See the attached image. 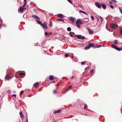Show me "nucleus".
<instances>
[{
  "label": "nucleus",
  "instance_id": "nucleus-1",
  "mask_svg": "<svg viewBox=\"0 0 122 122\" xmlns=\"http://www.w3.org/2000/svg\"><path fill=\"white\" fill-rule=\"evenodd\" d=\"M36 20L37 23L38 24L40 25L43 28L46 29H47V24H45V25H43L41 22L37 20Z\"/></svg>",
  "mask_w": 122,
  "mask_h": 122
},
{
  "label": "nucleus",
  "instance_id": "nucleus-2",
  "mask_svg": "<svg viewBox=\"0 0 122 122\" xmlns=\"http://www.w3.org/2000/svg\"><path fill=\"white\" fill-rule=\"evenodd\" d=\"M111 26L112 29H115L117 28L118 25L112 23L111 24Z\"/></svg>",
  "mask_w": 122,
  "mask_h": 122
},
{
  "label": "nucleus",
  "instance_id": "nucleus-3",
  "mask_svg": "<svg viewBox=\"0 0 122 122\" xmlns=\"http://www.w3.org/2000/svg\"><path fill=\"white\" fill-rule=\"evenodd\" d=\"M75 36L77 37L79 39L82 40L84 39V36H81V35H76Z\"/></svg>",
  "mask_w": 122,
  "mask_h": 122
},
{
  "label": "nucleus",
  "instance_id": "nucleus-4",
  "mask_svg": "<svg viewBox=\"0 0 122 122\" xmlns=\"http://www.w3.org/2000/svg\"><path fill=\"white\" fill-rule=\"evenodd\" d=\"M80 19H77V21L76 22V25L77 27L80 28V25L79 24V21Z\"/></svg>",
  "mask_w": 122,
  "mask_h": 122
},
{
  "label": "nucleus",
  "instance_id": "nucleus-5",
  "mask_svg": "<svg viewBox=\"0 0 122 122\" xmlns=\"http://www.w3.org/2000/svg\"><path fill=\"white\" fill-rule=\"evenodd\" d=\"M10 74H7L5 76V79L9 80L11 78V77L10 76Z\"/></svg>",
  "mask_w": 122,
  "mask_h": 122
},
{
  "label": "nucleus",
  "instance_id": "nucleus-6",
  "mask_svg": "<svg viewBox=\"0 0 122 122\" xmlns=\"http://www.w3.org/2000/svg\"><path fill=\"white\" fill-rule=\"evenodd\" d=\"M25 9H26L25 8L21 7H20V9H18V10L20 11V12H22Z\"/></svg>",
  "mask_w": 122,
  "mask_h": 122
},
{
  "label": "nucleus",
  "instance_id": "nucleus-7",
  "mask_svg": "<svg viewBox=\"0 0 122 122\" xmlns=\"http://www.w3.org/2000/svg\"><path fill=\"white\" fill-rule=\"evenodd\" d=\"M20 114L21 118L22 120H23L24 118L23 114L22 112H20Z\"/></svg>",
  "mask_w": 122,
  "mask_h": 122
},
{
  "label": "nucleus",
  "instance_id": "nucleus-8",
  "mask_svg": "<svg viewBox=\"0 0 122 122\" xmlns=\"http://www.w3.org/2000/svg\"><path fill=\"white\" fill-rule=\"evenodd\" d=\"M39 84V83L38 82H37L36 83H35L34 85V87L36 88H37L38 86V85Z\"/></svg>",
  "mask_w": 122,
  "mask_h": 122
},
{
  "label": "nucleus",
  "instance_id": "nucleus-9",
  "mask_svg": "<svg viewBox=\"0 0 122 122\" xmlns=\"http://www.w3.org/2000/svg\"><path fill=\"white\" fill-rule=\"evenodd\" d=\"M95 5L98 8H101V6L99 4L96 3L95 4Z\"/></svg>",
  "mask_w": 122,
  "mask_h": 122
},
{
  "label": "nucleus",
  "instance_id": "nucleus-10",
  "mask_svg": "<svg viewBox=\"0 0 122 122\" xmlns=\"http://www.w3.org/2000/svg\"><path fill=\"white\" fill-rule=\"evenodd\" d=\"M87 30L89 34H92L93 33V31L91 30L89 28H88Z\"/></svg>",
  "mask_w": 122,
  "mask_h": 122
},
{
  "label": "nucleus",
  "instance_id": "nucleus-11",
  "mask_svg": "<svg viewBox=\"0 0 122 122\" xmlns=\"http://www.w3.org/2000/svg\"><path fill=\"white\" fill-rule=\"evenodd\" d=\"M32 16L36 18V19H39V20L40 19V18L37 15H32Z\"/></svg>",
  "mask_w": 122,
  "mask_h": 122
},
{
  "label": "nucleus",
  "instance_id": "nucleus-12",
  "mask_svg": "<svg viewBox=\"0 0 122 122\" xmlns=\"http://www.w3.org/2000/svg\"><path fill=\"white\" fill-rule=\"evenodd\" d=\"M58 16L61 18H62L63 17V15L61 14H58Z\"/></svg>",
  "mask_w": 122,
  "mask_h": 122
},
{
  "label": "nucleus",
  "instance_id": "nucleus-13",
  "mask_svg": "<svg viewBox=\"0 0 122 122\" xmlns=\"http://www.w3.org/2000/svg\"><path fill=\"white\" fill-rule=\"evenodd\" d=\"M101 5L104 10H105L106 9V6L104 4H101Z\"/></svg>",
  "mask_w": 122,
  "mask_h": 122
},
{
  "label": "nucleus",
  "instance_id": "nucleus-14",
  "mask_svg": "<svg viewBox=\"0 0 122 122\" xmlns=\"http://www.w3.org/2000/svg\"><path fill=\"white\" fill-rule=\"evenodd\" d=\"M61 111V110H58L57 111H55L54 112V113L55 114H56L57 113H60Z\"/></svg>",
  "mask_w": 122,
  "mask_h": 122
},
{
  "label": "nucleus",
  "instance_id": "nucleus-15",
  "mask_svg": "<svg viewBox=\"0 0 122 122\" xmlns=\"http://www.w3.org/2000/svg\"><path fill=\"white\" fill-rule=\"evenodd\" d=\"M49 79L50 80H52L54 79V77L52 76L51 75L49 77Z\"/></svg>",
  "mask_w": 122,
  "mask_h": 122
},
{
  "label": "nucleus",
  "instance_id": "nucleus-16",
  "mask_svg": "<svg viewBox=\"0 0 122 122\" xmlns=\"http://www.w3.org/2000/svg\"><path fill=\"white\" fill-rule=\"evenodd\" d=\"M70 20L73 23L74 22V19L72 17H71Z\"/></svg>",
  "mask_w": 122,
  "mask_h": 122
},
{
  "label": "nucleus",
  "instance_id": "nucleus-17",
  "mask_svg": "<svg viewBox=\"0 0 122 122\" xmlns=\"http://www.w3.org/2000/svg\"><path fill=\"white\" fill-rule=\"evenodd\" d=\"M112 48H115L116 49V48L117 47V46H116L115 45H113L112 46Z\"/></svg>",
  "mask_w": 122,
  "mask_h": 122
},
{
  "label": "nucleus",
  "instance_id": "nucleus-18",
  "mask_svg": "<svg viewBox=\"0 0 122 122\" xmlns=\"http://www.w3.org/2000/svg\"><path fill=\"white\" fill-rule=\"evenodd\" d=\"M90 48L89 46H87L86 47L84 48L85 50H87L89 49Z\"/></svg>",
  "mask_w": 122,
  "mask_h": 122
},
{
  "label": "nucleus",
  "instance_id": "nucleus-19",
  "mask_svg": "<svg viewBox=\"0 0 122 122\" xmlns=\"http://www.w3.org/2000/svg\"><path fill=\"white\" fill-rule=\"evenodd\" d=\"M116 50L118 51H120L122 50V48H119L117 47V48H116Z\"/></svg>",
  "mask_w": 122,
  "mask_h": 122
},
{
  "label": "nucleus",
  "instance_id": "nucleus-20",
  "mask_svg": "<svg viewBox=\"0 0 122 122\" xmlns=\"http://www.w3.org/2000/svg\"><path fill=\"white\" fill-rule=\"evenodd\" d=\"M89 46H90H90H92V47L93 46H94V44H91V43H90L89 44Z\"/></svg>",
  "mask_w": 122,
  "mask_h": 122
},
{
  "label": "nucleus",
  "instance_id": "nucleus-21",
  "mask_svg": "<svg viewBox=\"0 0 122 122\" xmlns=\"http://www.w3.org/2000/svg\"><path fill=\"white\" fill-rule=\"evenodd\" d=\"M57 92V90L56 89L55 90H54L53 91V92L54 94H55Z\"/></svg>",
  "mask_w": 122,
  "mask_h": 122
},
{
  "label": "nucleus",
  "instance_id": "nucleus-22",
  "mask_svg": "<svg viewBox=\"0 0 122 122\" xmlns=\"http://www.w3.org/2000/svg\"><path fill=\"white\" fill-rule=\"evenodd\" d=\"M67 30L68 31H70L71 30V29L70 27H68L67 28Z\"/></svg>",
  "mask_w": 122,
  "mask_h": 122
},
{
  "label": "nucleus",
  "instance_id": "nucleus-23",
  "mask_svg": "<svg viewBox=\"0 0 122 122\" xmlns=\"http://www.w3.org/2000/svg\"><path fill=\"white\" fill-rule=\"evenodd\" d=\"M119 32L120 34L122 35V28L120 29Z\"/></svg>",
  "mask_w": 122,
  "mask_h": 122
},
{
  "label": "nucleus",
  "instance_id": "nucleus-24",
  "mask_svg": "<svg viewBox=\"0 0 122 122\" xmlns=\"http://www.w3.org/2000/svg\"><path fill=\"white\" fill-rule=\"evenodd\" d=\"M114 44L115 45H117L118 44V42L116 40H115L114 41Z\"/></svg>",
  "mask_w": 122,
  "mask_h": 122
},
{
  "label": "nucleus",
  "instance_id": "nucleus-25",
  "mask_svg": "<svg viewBox=\"0 0 122 122\" xmlns=\"http://www.w3.org/2000/svg\"><path fill=\"white\" fill-rule=\"evenodd\" d=\"M57 20L58 21H64V20H63L62 19H57Z\"/></svg>",
  "mask_w": 122,
  "mask_h": 122
},
{
  "label": "nucleus",
  "instance_id": "nucleus-26",
  "mask_svg": "<svg viewBox=\"0 0 122 122\" xmlns=\"http://www.w3.org/2000/svg\"><path fill=\"white\" fill-rule=\"evenodd\" d=\"M119 9L120 10V11L121 13L122 14V9L120 8H119Z\"/></svg>",
  "mask_w": 122,
  "mask_h": 122
},
{
  "label": "nucleus",
  "instance_id": "nucleus-27",
  "mask_svg": "<svg viewBox=\"0 0 122 122\" xmlns=\"http://www.w3.org/2000/svg\"><path fill=\"white\" fill-rule=\"evenodd\" d=\"M69 34L70 35V36L71 37H73V35H72V32H70L69 33Z\"/></svg>",
  "mask_w": 122,
  "mask_h": 122
},
{
  "label": "nucleus",
  "instance_id": "nucleus-28",
  "mask_svg": "<svg viewBox=\"0 0 122 122\" xmlns=\"http://www.w3.org/2000/svg\"><path fill=\"white\" fill-rule=\"evenodd\" d=\"M87 107V105L86 104H84V109H86Z\"/></svg>",
  "mask_w": 122,
  "mask_h": 122
},
{
  "label": "nucleus",
  "instance_id": "nucleus-29",
  "mask_svg": "<svg viewBox=\"0 0 122 122\" xmlns=\"http://www.w3.org/2000/svg\"><path fill=\"white\" fill-rule=\"evenodd\" d=\"M19 74L21 76H22L24 75V73H20Z\"/></svg>",
  "mask_w": 122,
  "mask_h": 122
},
{
  "label": "nucleus",
  "instance_id": "nucleus-30",
  "mask_svg": "<svg viewBox=\"0 0 122 122\" xmlns=\"http://www.w3.org/2000/svg\"><path fill=\"white\" fill-rule=\"evenodd\" d=\"M109 6L112 9H113L114 8V7L112 5H110Z\"/></svg>",
  "mask_w": 122,
  "mask_h": 122
},
{
  "label": "nucleus",
  "instance_id": "nucleus-31",
  "mask_svg": "<svg viewBox=\"0 0 122 122\" xmlns=\"http://www.w3.org/2000/svg\"><path fill=\"white\" fill-rule=\"evenodd\" d=\"M79 23H80L81 24H82L83 23V21H80V20L79 21Z\"/></svg>",
  "mask_w": 122,
  "mask_h": 122
},
{
  "label": "nucleus",
  "instance_id": "nucleus-32",
  "mask_svg": "<svg viewBox=\"0 0 122 122\" xmlns=\"http://www.w3.org/2000/svg\"><path fill=\"white\" fill-rule=\"evenodd\" d=\"M70 3L72 4V3L71 0H67Z\"/></svg>",
  "mask_w": 122,
  "mask_h": 122
},
{
  "label": "nucleus",
  "instance_id": "nucleus-33",
  "mask_svg": "<svg viewBox=\"0 0 122 122\" xmlns=\"http://www.w3.org/2000/svg\"><path fill=\"white\" fill-rule=\"evenodd\" d=\"M91 18L92 20H94V17L92 16H91Z\"/></svg>",
  "mask_w": 122,
  "mask_h": 122
},
{
  "label": "nucleus",
  "instance_id": "nucleus-34",
  "mask_svg": "<svg viewBox=\"0 0 122 122\" xmlns=\"http://www.w3.org/2000/svg\"><path fill=\"white\" fill-rule=\"evenodd\" d=\"M69 56V55L67 54H66L65 55V56L66 57H67L68 56Z\"/></svg>",
  "mask_w": 122,
  "mask_h": 122
},
{
  "label": "nucleus",
  "instance_id": "nucleus-35",
  "mask_svg": "<svg viewBox=\"0 0 122 122\" xmlns=\"http://www.w3.org/2000/svg\"><path fill=\"white\" fill-rule=\"evenodd\" d=\"M26 6V3H25L23 5V7L24 8Z\"/></svg>",
  "mask_w": 122,
  "mask_h": 122
},
{
  "label": "nucleus",
  "instance_id": "nucleus-36",
  "mask_svg": "<svg viewBox=\"0 0 122 122\" xmlns=\"http://www.w3.org/2000/svg\"><path fill=\"white\" fill-rule=\"evenodd\" d=\"M45 35H49V33H48L47 32H46L45 33Z\"/></svg>",
  "mask_w": 122,
  "mask_h": 122
},
{
  "label": "nucleus",
  "instance_id": "nucleus-37",
  "mask_svg": "<svg viewBox=\"0 0 122 122\" xmlns=\"http://www.w3.org/2000/svg\"><path fill=\"white\" fill-rule=\"evenodd\" d=\"M79 12H80L82 13H84V11H81V10H80L79 11Z\"/></svg>",
  "mask_w": 122,
  "mask_h": 122
},
{
  "label": "nucleus",
  "instance_id": "nucleus-38",
  "mask_svg": "<svg viewBox=\"0 0 122 122\" xmlns=\"http://www.w3.org/2000/svg\"><path fill=\"white\" fill-rule=\"evenodd\" d=\"M23 92V91H21L20 92V94H22Z\"/></svg>",
  "mask_w": 122,
  "mask_h": 122
},
{
  "label": "nucleus",
  "instance_id": "nucleus-39",
  "mask_svg": "<svg viewBox=\"0 0 122 122\" xmlns=\"http://www.w3.org/2000/svg\"><path fill=\"white\" fill-rule=\"evenodd\" d=\"M108 3L109 4H111L112 3L111 1H109Z\"/></svg>",
  "mask_w": 122,
  "mask_h": 122
},
{
  "label": "nucleus",
  "instance_id": "nucleus-40",
  "mask_svg": "<svg viewBox=\"0 0 122 122\" xmlns=\"http://www.w3.org/2000/svg\"><path fill=\"white\" fill-rule=\"evenodd\" d=\"M112 1H113V2H117V1L115 0H112Z\"/></svg>",
  "mask_w": 122,
  "mask_h": 122
},
{
  "label": "nucleus",
  "instance_id": "nucleus-41",
  "mask_svg": "<svg viewBox=\"0 0 122 122\" xmlns=\"http://www.w3.org/2000/svg\"><path fill=\"white\" fill-rule=\"evenodd\" d=\"M16 95L15 94H13L12 95V97H16Z\"/></svg>",
  "mask_w": 122,
  "mask_h": 122
},
{
  "label": "nucleus",
  "instance_id": "nucleus-42",
  "mask_svg": "<svg viewBox=\"0 0 122 122\" xmlns=\"http://www.w3.org/2000/svg\"><path fill=\"white\" fill-rule=\"evenodd\" d=\"M43 24V25H45V24H47V23H46V22H44L43 24Z\"/></svg>",
  "mask_w": 122,
  "mask_h": 122
},
{
  "label": "nucleus",
  "instance_id": "nucleus-43",
  "mask_svg": "<svg viewBox=\"0 0 122 122\" xmlns=\"http://www.w3.org/2000/svg\"><path fill=\"white\" fill-rule=\"evenodd\" d=\"M7 92H8L9 93H10L11 92L10 91V90H8L7 91Z\"/></svg>",
  "mask_w": 122,
  "mask_h": 122
},
{
  "label": "nucleus",
  "instance_id": "nucleus-44",
  "mask_svg": "<svg viewBox=\"0 0 122 122\" xmlns=\"http://www.w3.org/2000/svg\"><path fill=\"white\" fill-rule=\"evenodd\" d=\"M72 85H70V86H69V88H72Z\"/></svg>",
  "mask_w": 122,
  "mask_h": 122
},
{
  "label": "nucleus",
  "instance_id": "nucleus-45",
  "mask_svg": "<svg viewBox=\"0 0 122 122\" xmlns=\"http://www.w3.org/2000/svg\"><path fill=\"white\" fill-rule=\"evenodd\" d=\"M93 70H92L91 71H90L91 73L92 74L93 72Z\"/></svg>",
  "mask_w": 122,
  "mask_h": 122
},
{
  "label": "nucleus",
  "instance_id": "nucleus-46",
  "mask_svg": "<svg viewBox=\"0 0 122 122\" xmlns=\"http://www.w3.org/2000/svg\"><path fill=\"white\" fill-rule=\"evenodd\" d=\"M69 89L70 88L68 87L66 89V90H67V91H68V90H69Z\"/></svg>",
  "mask_w": 122,
  "mask_h": 122
},
{
  "label": "nucleus",
  "instance_id": "nucleus-47",
  "mask_svg": "<svg viewBox=\"0 0 122 122\" xmlns=\"http://www.w3.org/2000/svg\"><path fill=\"white\" fill-rule=\"evenodd\" d=\"M100 18H101V19H102V20H101V21H103V18L101 17H100Z\"/></svg>",
  "mask_w": 122,
  "mask_h": 122
},
{
  "label": "nucleus",
  "instance_id": "nucleus-48",
  "mask_svg": "<svg viewBox=\"0 0 122 122\" xmlns=\"http://www.w3.org/2000/svg\"><path fill=\"white\" fill-rule=\"evenodd\" d=\"M51 25H52V23L51 22H50V26H51Z\"/></svg>",
  "mask_w": 122,
  "mask_h": 122
},
{
  "label": "nucleus",
  "instance_id": "nucleus-49",
  "mask_svg": "<svg viewBox=\"0 0 122 122\" xmlns=\"http://www.w3.org/2000/svg\"><path fill=\"white\" fill-rule=\"evenodd\" d=\"M87 20H84V22H87V21H88V19H87Z\"/></svg>",
  "mask_w": 122,
  "mask_h": 122
},
{
  "label": "nucleus",
  "instance_id": "nucleus-50",
  "mask_svg": "<svg viewBox=\"0 0 122 122\" xmlns=\"http://www.w3.org/2000/svg\"><path fill=\"white\" fill-rule=\"evenodd\" d=\"M81 64L82 65H83V64H84V62H81Z\"/></svg>",
  "mask_w": 122,
  "mask_h": 122
},
{
  "label": "nucleus",
  "instance_id": "nucleus-51",
  "mask_svg": "<svg viewBox=\"0 0 122 122\" xmlns=\"http://www.w3.org/2000/svg\"><path fill=\"white\" fill-rule=\"evenodd\" d=\"M24 2H25V3H26V0H24Z\"/></svg>",
  "mask_w": 122,
  "mask_h": 122
},
{
  "label": "nucleus",
  "instance_id": "nucleus-52",
  "mask_svg": "<svg viewBox=\"0 0 122 122\" xmlns=\"http://www.w3.org/2000/svg\"><path fill=\"white\" fill-rule=\"evenodd\" d=\"M49 35H51L52 34V33L51 32H49Z\"/></svg>",
  "mask_w": 122,
  "mask_h": 122
},
{
  "label": "nucleus",
  "instance_id": "nucleus-53",
  "mask_svg": "<svg viewBox=\"0 0 122 122\" xmlns=\"http://www.w3.org/2000/svg\"><path fill=\"white\" fill-rule=\"evenodd\" d=\"M88 69V67H86V68L85 69V70H86V69Z\"/></svg>",
  "mask_w": 122,
  "mask_h": 122
},
{
  "label": "nucleus",
  "instance_id": "nucleus-54",
  "mask_svg": "<svg viewBox=\"0 0 122 122\" xmlns=\"http://www.w3.org/2000/svg\"><path fill=\"white\" fill-rule=\"evenodd\" d=\"M84 14L87 15V14L85 12H84Z\"/></svg>",
  "mask_w": 122,
  "mask_h": 122
},
{
  "label": "nucleus",
  "instance_id": "nucleus-55",
  "mask_svg": "<svg viewBox=\"0 0 122 122\" xmlns=\"http://www.w3.org/2000/svg\"><path fill=\"white\" fill-rule=\"evenodd\" d=\"M72 34H74V33L73 32H72Z\"/></svg>",
  "mask_w": 122,
  "mask_h": 122
},
{
  "label": "nucleus",
  "instance_id": "nucleus-56",
  "mask_svg": "<svg viewBox=\"0 0 122 122\" xmlns=\"http://www.w3.org/2000/svg\"><path fill=\"white\" fill-rule=\"evenodd\" d=\"M73 78V76H72V77H71V79H72V78Z\"/></svg>",
  "mask_w": 122,
  "mask_h": 122
},
{
  "label": "nucleus",
  "instance_id": "nucleus-57",
  "mask_svg": "<svg viewBox=\"0 0 122 122\" xmlns=\"http://www.w3.org/2000/svg\"><path fill=\"white\" fill-rule=\"evenodd\" d=\"M55 82V81H53L52 82V83H54Z\"/></svg>",
  "mask_w": 122,
  "mask_h": 122
},
{
  "label": "nucleus",
  "instance_id": "nucleus-58",
  "mask_svg": "<svg viewBox=\"0 0 122 122\" xmlns=\"http://www.w3.org/2000/svg\"><path fill=\"white\" fill-rule=\"evenodd\" d=\"M26 120H27V121H26V122H28V119H27Z\"/></svg>",
  "mask_w": 122,
  "mask_h": 122
},
{
  "label": "nucleus",
  "instance_id": "nucleus-59",
  "mask_svg": "<svg viewBox=\"0 0 122 122\" xmlns=\"http://www.w3.org/2000/svg\"><path fill=\"white\" fill-rule=\"evenodd\" d=\"M71 58H73V56H71Z\"/></svg>",
  "mask_w": 122,
  "mask_h": 122
},
{
  "label": "nucleus",
  "instance_id": "nucleus-60",
  "mask_svg": "<svg viewBox=\"0 0 122 122\" xmlns=\"http://www.w3.org/2000/svg\"><path fill=\"white\" fill-rule=\"evenodd\" d=\"M1 25H0V27L1 28Z\"/></svg>",
  "mask_w": 122,
  "mask_h": 122
},
{
  "label": "nucleus",
  "instance_id": "nucleus-61",
  "mask_svg": "<svg viewBox=\"0 0 122 122\" xmlns=\"http://www.w3.org/2000/svg\"><path fill=\"white\" fill-rule=\"evenodd\" d=\"M53 48H54V47H52V49H53Z\"/></svg>",
  "mask_w": 122,
  "mask_h": 122
},
{
  "label": "nucleus",
  "instance_id": "nucleus-62",
  "mask_svg": "<svg viewBox=\"0 0 122 122\" xmlns=\"http://www.w3.org/2000/svg\"><path fill=\"white\" fill-rule=\"evenodd\" d=\"M80 7H81V6H80Z\"/></svg>",
  "mask_w": 122,
  "mask_h": 122
},
{
  "label": "nucleus",
  "instance_id": "nucleus-63",
  "mask_svg": "<svg viewBox=\"0 0 122 122\" xmlns=\"http://www.w3.org/2000/svg\"><path fill=\"white\" fill-rule=\"evenodd\" d=\"M0 21H1V20L0 19Z\"/></svg>",
  "mask_w": 122,
  "mask_h": 122
},
{
  "label": "nucleus",
  "instance_id": "nucleus-64",
  "mask_svg": "<svg viewBox=\"0 0 122 122\" xmlns=\"http://www.w3.org/2000/svg\"><path fill=\"white\" fill-rule=\"evenodd\" d=\"M54 122H57L56 121H55Z\"/></svg>",
  "mask_w": 122,
  "mask_h": 122
}]
</instances>
